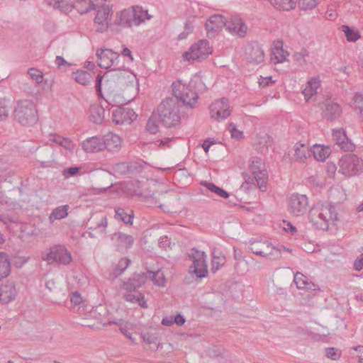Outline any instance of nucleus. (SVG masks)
<instances>
[{
  "label": "nucleus",
  "mask_w": 363,
  "mask_h": 363,
  "mask_svg": "<svg viewBox=\"0 0 363 363\" xmlns=\"http://www.w3.org/2000/svg\"><path fill=\"white\" fill-rule=\"evenodd\" d=\"M158 120L166 128H174L181 123L184 112L177 98L167 97L158 105L155 111Z\"/></svg>",
  "instance_id": "obj_1"
},
{
  "label": "nucleus",
  "mask_w": 363,
  "mask_h": 363,
  "mask_svg": "<svg viewBox=\"0 0 363 363\" xmlns=\"http://www.w3.org/2000/svg\"><path fill=\"white\" fill-rule=\"evenodd\" d=\"M310 222L318 229L327 230L330 222L337 219L335 208L330 204L318 202L309 211Z\"/></svg>",
  "instance_id": "obj_2"
},
{
  "label": "nucleus",
  "mask_w": 363,
  "mask_h": 363,
  "mask_svg": "<svg viewBox=\"0 0 363 363\" xmlns=\"http://www.w3.org/2000/svg\"><path fill=\"white\" fill-rule=\"evenodd\" d=\"M152 16L148 14L147 10L136 6H133L132 9H124L117 12L114 23L122 28H130L133 26H138L145 20H150Z\"/></svg>",
  "instance_id": "obj_3"
},
{
  "label": "nucleus",
  "mask_w": 363,
  "mask_h": 363,
  "mask_svg": "<svg viewBox=\"0 0 363 363\" xmlns=\"http://www.w3.org/2000/svg\"><path fill=\"white\" fill-rule=\"evenodd\" d=\"M14 120L23 126H32L38 121L36 105L30 99L19 100L13 111Z\"/></svg>",
  "instance_id": "obj_4"
},
{
  "label": "nucleus",
  "mask_w": 363,
  "mask_h": 363,
  "mask_svg": "<svg viewBox=\"0 0 363 363\" xmlns=\"http://www.w3.org/2000/svg\"><path fill=\"white\" fill-rule=\"evenodd\" d=\"M192 264L189 266V272L196 278H203L208 275L207 255L205 252L192 249L188 254Z\"/></svg>",
  "instance_id": "obj_5"
},
{
  "label": "nucleus",
  "mask_w": 363,
  "mask_h": 363,
  "mask_svg": "<svg viewBox=\"0 0 363 363\" xmlns=\"http://www.w3.org/2000/svg\"><path fill=\"white\" fill-rule=\"evenodd\" d=\"M42 258L48 264L67 265L72 260L70 252L64 245H61L51 247L49 252L43 255Z\"/></svg>",
  "instance_id": "obj_6"
},
{
  "label": "nucleus",
  "mask_w": 363,
  "mask_h": 363,
  "mask_svg": "<svg viewBox=\"0 0 363 363\" xmlns=\"http://www.w3.org/2000/svg\"><path fill=\"white\" fill-rule=\"evenodd\" d=\"M249 249L250 251L259 256L270 259H278L280 258L279 250L274 249L272 245L265 240L251 239L250 240Z\"/></svg>",
  "instance_id": "obj_7"
},
{
  "label": "nucleus",
  "mask_w": 363,
  "mask_h": 363,
  "mask_svg": "<svg viewBox=\"0 0 363 363\" xmlns=\"http://www.w3.org/2000/svg\"><path fill=\"white\" fill-rule=\"evenodd\" d=\"M340 172L345 176H354L363 169V161L354 154H347L339 160Z\"/></svg>",
  "instance_id": "obj_8"
},
{
  "label": "nucleus",
  "mask_w": 363,
  "mask_h": 363,
  "mask_svg": "<svg viewBox=\"0 0 363 363\" xmlns=\"http://www.w3.org/2000/svg\"><path fill=\"white\" fill-rule=\"evenodd\" d=\"M249 169L257 182V185L262 191L267 190L268 174L264 163L258 157H253L250 160Z\"/></svg>",
  "instance_id": "obj_9"
},
{
  "label": "nucleus",
  "mask_w": 363,
  "mask_h": 363,
  "mask_svg": "<svg viewBox=\"0 0 363 363\" xmlns=\"http://www.w3.org/2000/svg\"><path fill=\"white\" fill-rule=\"evenodd\" d=\"M212 52L209 43L206 40H201L192 45L189 50L184 54V57L189 61L205 59Z\"/></svg>",
  "instance_id": "obj_10"
},
{
  "label": "nucleus",
  "mask_w": 363,
  "mask_h": 363,
  "mask_svg": "<svg viewBox=\"0 0 363 363\" xmlns=\"http://www.w3.org/2000/svg\"><path fill=\"white\" fill-rule=\"evenodd\" d=\"M289 212L294 216L303 215L308 206V198L306 195L294 194L287 201Z\"/></svg>",
  "instance_id": "obj_11"
},
{
  "label": "nucleus",
  "mask_w": 363,
  "mask_h": 363,
  "mask_svg": "<svg viewBox=\"0 0 363 363\" xmlns=\"http://www.w3.org/2000/svg\"><path fill=\"white\" fill-rule=\"evenodd\" d=\"M112 14V9L108 5L104 4L98 7L94 20L97 32L104 33L108 30Z\"/></svg>",
  "instance_id": "obj_12"
},
{
  "label": "nucleus",
  "mask_w": 363,
  "mask_h": 363,
  "mask_svg": "<svg viewBox=\"0 0 363 363\" xmlns=\"http://www.w3.org/2000/svg\"><path fill=\"white\" fill-rule=\"evenodd\" d=\"M211 117L216 121L226 119L231 113L228 100L222 98L213 101L209 106Z\"/></svg>",
  "instance_id": "obj_13"
},
{
  "label": "nucleus",
  "mask_w": 363,
  "mask_h": 363,
  "mask_svg": "<svg viewBox=\"0 0 363 363\" xmlns=\"http://www.w3.org/2000/svg\"><path fill=\"white\" fill-rule=\"evenodd\" d=\"M226 29L231 35L242 38L246 36L248 27L241 18L233 16L228 21Z\"/></svg>",
  "instance_id": "obj_14"
},
{
  "label": "nucleus",
  "mask_w": 363,
  "mask_h": 363,
  "mask_svg": "<svg viewBox=\"0 0 363 363\" xmlns=\"http://www.w3.org/2000/svg\"><path fill=\"white\" fill-rule=\"evenodd\" d=\"M247 60L255 65H259L264 61L265 55L263 49L257 43H252L245 49Z\"/></svg>",
  "instance_id": "obj_15"
},
{
  "label": "nucleus",
  "mask_w": 363,
  "mask_h": 363,
  "mask_svg": "<svg viewBox=\"0 0 363 363\" xmlns=\"http://www.w3.org/2000/svg\"><path fill=\"white\" fill-rule=\"evenodd\" d=\"M112 117L117 125L130 124L136 119L137 114L133 109L118 107L113 111Z\"/></svg>",
  "instance_id": "obj_16"
},
{
  "label": "nucleus",
  "mask_w": 363,
  "mask_h": 363,
  "mask_svg": "<svg viewBox=\"0 0 363 363\" xmlns=\"http://www.w3.org/2000/svg\"><path fill=\"white\" fill-rule=\"evenodd\" d=\"M227 22L222 15L216 14L211 16L205 25L208 36L214 37L223 27L226 28Z\"/></svg>",
  "instance_id": "obj_17"
},
{
  "label": "nucleus",
  "mask_w": 363,
  "mask_h": 363,
  "mask_svg": "<svg viewBox=\"0 0 363 363\" xmlns=\"http://www.w3.org/2000/svg\"><path fill=\"white\" fill-rule=\"evenodd\" d=\"M98 65L103 69L110 68L118 55L110 49H100L96 51Z\"/></svg>",
  "instance_id": "obj_18"
},
{
  "label": "nucleus",
  "mask_w": 363,
  "mask_h": 363,
  "mask_svg": "<svg viewBox=\"0 0 363 363\" xmlns=\"http://www.w3.org/2000/svg\"><path fill=\"white\" fill-rule=\"evenodd\" d=\"M171 98H177L180 106L193 108L197 104L199 96L197 92H173Z\"/></svg>",
  "instance_id": "obj_19"
},
{
  "label": "nucleus",
  "mask_w": 363,
  "mask_h": 363,
  "mask_svg": "<svg viewBox=\"0 0 363 363\" xmlns=\"http://www.w3.org/2000/svg\"><path fill=\"white\" fill-rule=\"evenodd\" d=\"M111 241L118 250H123L131 247L134 238L130 235L118 232L112 235Z\"/></svg>",
  "instance_id": "obj_20"
},
{
  "label": "nucleus",
  "mask_w": 363,
  "mask_h": 363,
  "mask_svg": "<svg viewBox=\"0 0 363 363\" xmlns=\"http://www.w3.org/2000/svg\"><path fill=\"white\" fill-rule=\"evenodd\" d=\"M17 295V291L13 282L8 281L0 286V301L7 304L13 301Z\"/></svg>",
  "instance_id": "obj_21"
},
{
  "label": "nucleus",
  "mask_w": 363,
  "mask_h": 363,
  "mask_svg": "<svg viewBox=\"0 0 363 363\" xmlns=\"http://www.w3.org/2000/svg\"><path fill=\"white\" fill-rule=\"evenodd\" d=\"M82 147L86 152H96L104 149L103 138L101 136L88 138L82 143Z\"/></svg>",
  "instance_id": "obj_22"
},
{
  "label": "nucleus",
  "mask_w": 363,
  "mask_h": 363,
  "mask_svg": "<svg viewBox=\"0 0 363 363\" xmlns=\"http://www.w3.org/2000/svg\"><path fill=\"white\" fill-rule=\"evenodd\" d=\"M89 118L91 122L101 125L105 119V110L101 104H92L89 111Z\"/></svg>",
  "instance_id": "obj_23"
},
{
  "label": "nucleus",
  "mask_w": 363,
  "mask_h": 363,
  "mask_svg": "<svg viewBox=\"0 0 363 363\" xmlns=\"http://www.w3.org/2000/svg\"><path fill=\"white\" fill-rule=\"evenodd\" d=\"M342 114V108L340 106L335 102L327 101L325 108L323 111L324 118L330 121H333L340 118Z\"/></svg>",
  "instance_id": "obj_24"
},
{
  "label": "nucleus",
  "mask_w": 363,
  "mask_h": 363,
  "mask_svg": "<svg viewBox=\"0 0 363 363\" xmlns=\"http://www.w3.org/2000/svg\"><path fill=\"white\" fill-rule=\"evenodd\" d=\"M104 149L109 151H117L121 145V138L116 134L109 133L102 137Z\"/></svg>",
  "instance_id": "obj_25"
},
{
  "label": "nucleus",
  "mask_w": 363,
  "mask_h": 363,
  "mask_svg": "<svg viewBox=\"0 0 363 363\" xmlns=\"http://www.w3.org/2000/svg\"><path fill=\"white\" fill-rule=\"evenodd\" d=\"M333 138L342 150L349 151L352 149V145L349 142L345 131L343 129L333 130Z\"/></svg>",
  "instance_id": "obj_26"
},
{
  "label": "nucleus",
  "mask_w": 363,
  "mask_h": 363,
  "mask_svg": "<svg viewBox=\"0 0 363 363\" xmlns=\"http://www.w3.org/2000/svg\"><path fill=\"white\" fill-rule=\"evenodd\" d=\"M294 160L300 163L306 162L307 158L311 157V151L308 147L303 143H296L294 147Z\"/></svg>",
  "instance_id": "obj_27"
},
{
  "label": "nucleus",
  "mask_w": 363,
  "mask_h": 363,
  "mask_svg": "<svg viewBox=\"0 0 363 363\" xmlns=\"http://www.w3.org/2000/svg\"><path fill=\"white\" fill-rule=\"evenodd\" d=\"M311 151L315 160L319 162H324L331 154L329 146L320 144H315Z\"/></svg>",
  "instance_id": "obj_28"
},
{
  "label": "nucleus",
  "mask_w": 363,
  "mask_h": 363,
  "mask_svg": "<svg viewBox=\"0 0 363 363\" xmlns=\"http://www.w3.org/2000/svg\"><path fill=\"white\" fill-rule=\"evenodd\" d=\"M48 141L62 147L65 150L70 152H72L74 150L75 145L70 139L63 138L57 134H50L49 135Z\"/></svg>",
  "instance_id": "obj_29"
},
{
  "label": "nucleus",
  "mask_w": 363,
  "mask_h": 363,
  "mask_svg": "<svg viewBox=\"0 0 363 363\" xmlns=\"http://www.w3.org/2000/svg\"><path fill=\"white\" fill-rule=\"evenodd\" d=\"M294 281L299 289L315 290L316 286L306 276L300 272L294 275Z\"/></svg>",
  "instance_id": "obj_30"
},
{
  "label": "nucleus",
  "mask_w": 363,
  "mask_h": 363,
  "mask_svg": "<svg viewBox=\"0 0 363 363\" xmlns=\"http://www.w3.org/2000/svg\"><path fill=\"white\" fill-rule=\"evenodd\" d=\"M288 56L289 52L283 49L282 45L277 44L272 49L271 61L274 64L284 62L286 60Z\"/></svg>",
  "instance_id": "obj_31"
},
{
  "label": "nucleus",
  "mask_w": 363,
  "mask_h": 363,
  "mask_svg": "<svg viewBox=\"0 0 363 363\" xmlns=\"http://www.w3.org/2000/svg\"><path fill=\"white\" fill-rule=\"evenodd\" d=\"M121 71L117 69H113L106 72L103 76L98 74L96 79V91H101V82L103 79L108 81L111 79H119Z\"/></svg>",
  "instance_id": "obj_32"
},
{
  "label": "nucleus",
  "mask_w": 363,
  "mask_h": 363,
  "mask_svg": "<svg viewBox=\"0 0 363 363\" xmlns=\"http://www.w3.org/2000/svg\"><path fill=\"white\" fill-rule=\"evenodd\" d=\"M45 3L55 9H58L63 13H68L72 11L73 4L69 0H45Z\"/></svg>",
  "instance_id": "obj_33"
},
{
  "label": "nucleus",
  "mask_w": 363,
  "mask_h": 363,
  "mask_svg": "<svg viewBox=\"0 0 363 363\" xmlns=\"http://www.w3.org/2000/svg\"><path fill=\"white\" fill-rule=\"evenodd\" d=\"M96 0H76L73 4V8L79 13H86L91 10L96 9Z\"/></svg>",
  "instance_id": "obj_34"
},
{
  "label": "nucleus",
  "mask_w": 363,
  "mask_h": 363,
  "mask_svg": "<svg viewBox=\"0 0 363 363\" xmlns=\"http://www.w3.org/2000/svg\"><path fill=\"white\" fill-rule=\"evenodd\" d=\"M11 273V262L9 255L0 252V279L7 277Z\"/></svg>",
  "instance_id": "obj_35"
},
{
  "label": "nucleus",
  "mask_w": 363,
  "mask_h": 363,
  "mask_svg": "<svg viewBox=\"0 0 363 363\" xmlns=\"http://www.w3.org/2000/svg\"><path fill=\"white\" fill-rule=\"evenodd\" d=\"M124 298L125 301L133 303H137L143 308L147 307L146 301L144 299V296L139 291L125 293Z\"/></svg>",
  "instance_id": "obj_36"
},
{
  "label": "nucleus",
  "mask_w": 363,
  "mask_h": 363,
  "mask_svg": "<svg viewBox=\"0 0 363 363\" xmlns=\"http://www.w3.org/2000/svg\"><path fill=\"white\" fill-rule=\"evenodd\" d=\"M72 78L79 84H89L94 79L93 76L86 71L77 70L72 73Z\"/></svg>",
  "instance_id": "obj_37"
},
{
  "label": "nucleus",
  "mask_w": 363,
  "mask_h": 363,
  "mask_svg": "<svg viewBox=\"0 0 363 363\" xmlns=\"http://www.w3.org/2000/svg\"><path fill=\"white\" fill-rule=\"evenodd\" d=\"M116 219L121 220L125 224H131L134 217L133 211L130 209L126 211L122 208H115Z\"/></svg>",
  "instance_id": "obj_38"
},
{
  "label": "nucleus",
  "mask_w": 363,
  "mask_h": 363,
  "mask_svg": "<svg viewBox=\"0 0 363 363\" xmlns=\"http://www.w3.org/2000/svg\"><path fill=\"white\" fill-rule=\"evenodd\" d=\"M225 258L221 252H219L214 249L212 252V271L215 272L218 270L224 264Z\"/></svg>",
  "instance_id": "obj_39"
},
{
  "label": "nucleus",
  "mask_w": 363,
  "mask_h": 363,
  "mask_svg": "<svg viewBox=\"0 0 363 363\" xmlns=\"http://www.w3.org/2000/svg\"><path fill=\"white\" fill-rule=\"evenodd\" d=\"M352 108L363 118V92H357L350 103Z\"/></svg>",
  "instance_id": "obj_40"
},
{
  "label": "nucleus",
  "mask_w": 363,
  "mask_h": 363,
  "mask_svg": "<svg viewBox=\"0 0 363 363\" xmlns=\"http://www.w3.org/2000/svg\"><path fill=\"white\" fill-rule=\"evenodd\" d=\"M68 208L67 205H64L53 209L49 216L50 221L52 223L55 220H60L65 218L68 215Z\"/></svg>",
  "instance_id": "obj_41"
},
{
  "label": "nucleus",
  "mask_w": 363,
  "mask_h": 363,
  "mask_svg": "<svg viewBox=\"0 0 363 363\" xmlns=\"http://www.w3.org/2000/svg\"><path fill=\"white\" fill-rule=\"evenodd\" d=\"M159 123L158 117L155 111L152 113V116L148 119L146 124V130L151 134H155L159 131Z\"/></svg>",
  "instance_id": "obj_42"
},
{
  "label": "nucleus",
  "mask_w": 363,
  "mask_h": 363,
  "mask_svg": "<svg viewBox=\"0 0 363 363\" xmlns=\"http://www.w3.org/2000/svg\"><path fill=\"white\" fill-rule=\"evenodd\" d=\"M130 263V260L126 257L121 259L116 266L113 274L110 276L109 279H114L121 275L129 266Z\"/></svg>",
  "instance_id": "obj_43"
},
{
  "label": "nucleus",
  "mask_w": 363,
  "mask_h": 363,
  "mask_svg": "<svg viewBox=\"0 0 363 363\" xmlns=\"http://www.w3.org/2000/svg\"><path fill=\"white\" fill-rule=\"evenodd\" d=\"M201 185L206 187L208 190H209L211 192L215 193L218 196L223 197V198H228L229 197V194L223 190V189L217 186L213 183L208 182H202Z\"/></svg>",
  "instance_id": "obj_44"
},
{
  "label": "nucleus",
  "mask_w": 363,
  "mask_h": 363,
  "mask_svg": "<svg viewBox=\"0 0 363 363\" xmlns=\"http://www.w3.org/2000/svg\"><path fill=\"white\" fill-rule=\"evenodd\" d=\"M106 94H113V100L111 102V106H112L126 104L133 99H125L123 96V92H106Z\"/></svg>",
  "instance_id": "obj_45"
},
{
  "label": "nucleus",
  "mask_w": 363,
  "mask_h": 363,
  "mask_svg": "<svg viewBox=\"0 0 363 363\" xmlns=\"http://www.w3.org/2000/svg\"><path fill=\"white\" fill-rule=\"evenodd\" d=\"M342 30L345 33L347 40L350 42H355L360 38L359 33L348 26H342Z\"/></svg>",
  "instance_id": "obj_46"
},
{
  "label": "nucleus",
  "mask_w": 363,
  "mask_h": 363,
  "mask_svg": "<svg viewBox=\"0 0 363 363\" xmlns=\"http://www.w3.org/2000/svg\"><path fill=\"white\" fill-rule=\"evenodd\" d=\"M151 279L154 284L159 286H164L166 279L164 273L161 270H157L155 272H149Z\"/></svg>",
  "instance_id": "obj_47"
},
{
  "label": "nucleus",
  "mask_w": 363,
  "mask_h": 363,
  "mask_svg": "<svg viewBox=\"0 0 363 363\" xmlns=\"http://www.w3.org/2000/svg\"><path fill=\"white\" fill-rule=\"evenodd\" d=\"M321 86V80L319 77H313L306 84L303 91H317Z\"/></svg>",
  "instance_id": "obj_48"
},
{
  "label": "nucleus",
  "mask_w": 363,
  "mask_h": 363,
  "mask_svg": "<svg viewBox=\"0 0 363 363\" xmlns=\"http://www.w3.org/2000/svg\"><path fill=\"white\" fill-rule=\"evenodd\" d=\"M309 55V52L306 49H301V51L294 53V58L299 65L303 66L306 64V57Z\"/></svg>",
  "instance_id": "obj_49"
},
{
  "label": "nucleus",
  "mask_w": 363,
  "mask_h": 363,
  "mask_svg": "<svg viewBox=\"0 0 363 363\" xmlns=\"http://www.w3.org/2000/svg\"><path fill=\"white\" fill-rule=\"evenodd\" d=\"M29 76L35 80L37 83H41L43 82V72L34 67H31L28 70Z\"/></svg>",
  "instance_id": "obj_50"
},
{
  "label": "nucleus",
  "mask_w": 363,
  "mask_h": 363,
  "mask_svg": "<svg viewBox=\"0 0 363 363\" xmlns=\"http://www.w3.org/2000/svg\"><path fill=\"white\" fill-rule=\"evenodd\" d=\"M325 354L328 358L337 360L341 356V351L335 347H328L325 350Z\"/></svg>",
  "instance_id": "obj_51"
},
{
  "label": "nucleus",
  "mask_w": 363,
  "mask_h": 363,
  "mask_svg": "<svg viewBox=\"0 0 363 363\" xmlns=\"http://www.w3.org/2000/svg\"><path fill=\"white\" fill-rule=\"evenodd\" d=\"M108 225L107 218L102 217L101 220L94 227H90L89 229L92 230H96L100 234L105 233L106 228Z\"/></svg>",
  "instance_id": "obj_52"
},
{
  "label": "nucleus",
  "mask_w": 363,
  "mask_h": 363,
  "mask_svg": "<svg viewBox=\"0 0 363 363\" xmlns=\"http://www.w3.org/2000/svg\"><path fill=\"white\" fill-rule=\"evenodd\" d=\"M317 5V0H298V6L301 10H311Z\"/></svg>",
  "instance_id": "obj_53"
},
{
  "label": "nucleus",
  "mask_w": 363,
  "mask_h": 363,
  "mask_svg": "<svg viewBox=\"0 0 363 363\" xmlns=\"http://www.w3.org/2000/svg\"><path fill=\"white\" fill-rule=\"evenodd\" d=\"M142 337L145 342L150 345H154L157 349L159 347L160 342L158 341L157 337L155 335L150 333H147L143 335Z\"/></svg>",
  "instance_id": "obj_54"
},
{
  "label": "nucleus",
  "mask_w": 363,
  "mask_h": 363,
  "mask_svg": "<svg viewBox=\"0 0 363 363\" xmlns=\"http://www.w3.org/2000/svg\"><path fill=\"white\" fill-rule=\"evenodd\" d=\"M131 280L136 284V286L141 287L146 281V275L145 273H139L133 274Z\"/></svg>",
  "instance_id": "obj_55"
},
{
  "label": "nucleus",
  "mask_w": 363,
  "mask_h": 363,
  "mask_svg": "<svg viewBox=\"0 0 363 363\" xmlns=\"http://www.w3.org/2000/svg\"><path fill=\"white\" fill-rule=\"evenodd\" d=\"M8 117V108L5 99H0V121L5 120Z\"/></svg>",
  "instance_id": "obj_56"
},
{
  "label": "nucleus",
  "mask_w": 363,
  "mask_h": 363,
  "mask_svg": "<svg viewBox=\"0 0 363 363\" xmlns=\"http://www.w3.org/2000/svg\"><path fill=\"white\" fill-rule=\"evenodd\" d=\"M81 169L79 167H72L65 169L62 172V175L65 178H69L77 174Z\"/></svg>",
  "instance_id": "obj_57"
},
{
  "label": "nucleus",
  "mask_w": 363,
  "mask_h": 363,
  "mask_svg": "<svg viewBox=\"0 0 363 363\" xmlns=\"http://www.w3.org/2000/svg\"><path fill=\"white\" fill-rule=\"evenodd\" d=\"M228 130L231 133V136L237 140L240 139L242 137V132L240 131L236 128L234 123H231L228 125Z\"/></svg>",
  "instance_id": "obj_58"
},
{
  "label": "nucleus",
  "mask_w": 363,
  "mask_h": 363,
  "mask_svg": "<svg viewBox=\"0 0 363 363\" xmlns=\"http://www.w3.org/2000/svg\"><path fill=\"white\" fill-rule=\"evenodd\" d=\"M97 99L99 101L104 100L108 104L111 105L113 100V94H106V92H96ZM101 103V101H100Z\"/></svg>",
  "instance_id": "obj_59"
},
{
  "label": "nucleus",
  "mask_w": 363,
  "mask_h": 363,
  "mask_svg": "<svg viewBox=\"0 0 363 363\" xmlns=\"http://www.w3.org/2000/svg\"><path fill=\"white\" fill-rule=\"evenodd\" d=\"M138 286H136V284L134 283L131 279H130L126 282L123 283V289L126 291V293L133 292L135 291H138Z\"/></svg>",
  "instance_id": "obj_60"
},
{
  "label": "nucleus",
  "mask_w": 363,
  "mask_h": 363,
  "mask_svg": "<svg viewBox=\"0 0 363 363\" xmlns=\"http://www.w3.org/2000/svg\"><path fill=\"white\" fill-rule=\"evenodd\" d=\"M172 91H180L188 89L186 84H182L181 80L173 82L172 84Z\"/></svg>",
  "instance_id": "obj_61"
},
{
  "label": "nucleus",
  "mask_w": 363,
  "mask_h": 363,
  "mask_svg": "<svg viewBox=\"0 0 363 363\" xmlns=\"http://www.w3.org/2000/svg\"><path fill=\"white\" fill-rule=\"evenodd\" d=\"M71 303L74 306H77L82 303V298L79 294L77 292L73 293L71 298Z\"/></svg>",
  "instance_id": "obj_62"
},
{
  "label": "nucleus",
  "mask_w": 363,
  "mask_h": 363,
  "mask_svg": "<svg viewBox=\"0 0 363 363\" xmlns=\"http://www.w3.org/2000/svg\"><path fill=\"white\" fill-rule=\"evenodd\" d=\"M172 140H173L172 138H165L164 139L157 140L155 142V145H157L159 147H170L169 143L172 141Z\"/></svg>",
  "instance_id": "obj_63"
},
{
  "label": "nucleus",
  "mask_w": 363,
  "mask_h": 363,
  "mask_svg": "<svg viewBox=\"0 0 363 363\" xmlns=\"http://www.w3.org/2000/svg\"><path fill=\"white\" fill-rule=\"evenodd\" d=\"M363 250V248H362ZM354 268L357 271H360L363 268V252L357 257L354 262Z\"/></svg>",
  "instance_id": "obj_64"
}]
</instances>
